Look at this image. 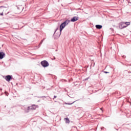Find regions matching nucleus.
<instances>
[{
	"label": "nucleus",
	"mask_w": 131,
	"mask_h": 131,
	"mask_svg": "<svg viewBox=\"0 0 131 131\" xmlns=\"http://www.w3.org/2000/svg\"><path fill=\"white\" fill-rule=\"evenodd\" d=\"M66 26L68 25L69 23H70V20L68 19H66L64 22L62 23Z\"/></svg>",
	"instance_id": "7"
},
{
	"label": "nucleus",
	"mask_w": 131,
	"mask_h": 131,
	"mask_svg": "<svg viewBox=\"0 0 131 131\" xmlns=\"http://www.w3.org/2000/svg\"><path fill=\"white\" fill-rule=\"evenodd\" d=\"M89 78H86L84 79V80H85V81H86V80H88L89 79Z\"/></svg>",
	"instance_id": "21"
},
{
	"label": "nucleus",
	"mask_w": 131,
	"mask_h": 131,
	"mask_svg": "<svg viewBox=\"0 0 131 131\" xmlns=\"http://www.w3.org/2000/svg\"><path fill=\"white\" fill-rule=\"evenodd\" d=\"M66 25L63 24V23H61L59 26V31L60 33L59 35L57 36L58 37H60V36L61 35V33H62V30H63V29L65 28Z\"/></svg>",
	"instance_id": "2"
},
{
	"label": "nucleus",
	"mask_w": 131,
	"mask_h": 131,
	"mask_svg": "<svg viewBox=\"0 0 131 131\" xmlns=\"http://www.w3.org/2000/svg\"><path fill=\"white\" fill-rule=\"evenodd\" d=\"M125 56L124 55H123L122 56V58H124Z\"/></svg>",
	"instance_id": "26"
},
{
	"label": "nucleus",
	"mask_w": 131,
	"mask_h": 131,
	"mask_svg": "<svg viewBox=\"0 0 131 131\" xmlns=\"http://www.w3.org/2000/svg\"><path fill=\"white\" fill-rule=\"evenodd\" d=\"M5 79L6 80V81L10 82V81L13 79V76L10 75H7L5 76Z\"/></svg>",
	"instance_id": "3"
},
{
	"label": "nucleus",
	"mask_w": 131,
	"mask_h": 131,
	"mask_svg": "<svg viewBox=\"0 0 131 131\" xmlns=\"http://www.w3.org/2000/svg\"><path fill=\"white\" fill-rule=\"evenodd\" d=\"M100 110H102V111H103V110H102V108H100Z\"/></svg>",
	"instance_id": "28"
},
{
	"label": "nucleus",
	"mask_w": 131,
	"mask_h": 131,
	"mask_svg": "<svg viewBox=\"0 0 131 131\" xmlns=\"http://www.w3.org/2000/svg\"><path fill=\"white\" fill-rule=\"evenodd\" d=\"M64 119L66 120V123H69V122H70V120H69V118H64Z\"/></svg>",
	"instance_id": "12"
},
{
	"label": "nucleus",
	"mask_w": 131,
	"mask_h": 131,
	"mask_svg": "<svg viewBox=\"0 0 131 131\" xmlns=\"http://www.w3.org/2000/svg\"><path fill=\"white\" fill-rule=\"evenodd\" d=\"M0 16H4V12L0 13Z\"/></svg>",
	"instance_id": "18"
},
{
	"label": "nucleus",
	"mask_w": 131,
	"mask_h": 131,
	"mask_svg": "<svg viewBox=\"0 0 131 131\" xmlns=\"http://www.w3.org/2000/svg\"><path fill=\"white\" fill-rule=\"evenodd\" d=\"M43 41V40H41V42L39 43V46H40V45H41V43H42Z\"/></svg>",
	"instance_id": "17"
},
{
	"label": "nucleus",
	"mask_w": 131,
	"mask_h": 131,
	"mask_svg": "<svg viewBox=\"0 0 131 131\" xmlns=\"http://www.w3.org/2000/svg\"><path fill=\"white\" fill-rule=\"evenodd\" d=\"M103 72L104 73H105V74H107V73H109V72L107 71H104Z\"/></svg>",
	"instance_id": "19"
},
{
	"label": "nucleus",
	"mask_w": 131,
	"mask_h": 131,
	"mask_svg": "<svg viewBox=\"0 0 131 131\" xmlns=\"http://www.w3.org/2000/svg\"><path fill=\"white\" fill-rule=\"evenodd\" d=\"M6 107H7V106H6V105H5V108H6Z\"/></svg>",
	"instance_id": "29"
},
{
	"label": "nucleus",
	"mask_w": 131,
	"mask_h": 131,
	"mask_svg": "<svg viewBox=\"0 0 131 131\" xmlns=\"http://www.w3.org/2000/svg\"><path fill=\"white\" fill-rule=\"evenodd\" d=\"M29 110H31L30 106H28L27 108H25V111L26 113H28V112H29Z\"/></svg>",
	"instance_id": "10"
},
{
	"label": "nucleus",
	"mask_w": 131,
	"mask_h": 131,
	"mask_svg": "<svg viewBox=\"0 0 131 131\" xmlns=\"http://www.w3.org/2000/svg\"><path fill=\"white\" fill-rule=\"evenodd\" d=\"M58 29H59L58 28H57L56 29V30H55V32H54V34H53V36H55V34L56 32H57V30H58Z\"/></svg>",
	"instance_id": "15"
},
{
	"label": "nucleus",
	"mask_w": 131,
	"mask_h": 131,
	"mask_svg": "<svg viewBox=\"0 0 131 131\" xmlns=\"http://www.w3.org/2000/svg\"><path fill=\"white\" fill-rule=\"evenodd\" d=\"M6 57V53L3 51L0 52V60H3Z\"/></svg>",
	"instance_id": "5"
},
{
	"label": "nucleus",
	"mask_w": 131,
	"mask_h": 131,
	"mask_svg": "<svg viewBox=\"0 0 131 131\" xmlns=\"http://www.w3.org/2000/svg\"><path fill=\"white\" fill-rule=\"evenodd\" d=\"M57 51H58L57 50H56L55 51L57 52Z\"/></svg>",
	"instance_id": "30"
},
{
	"label": "nucleus",
	"mask_w": 131,
	"mask_h": 131,
	"mask_svg": "<svg viewBox=\"0 0 131 131\" xmlns=\"http://www.w3.org/2000/svg\"><path fill=\"white\" fill-rule=\"evenodd\" d=\"M95 64H96V63L94 62L93 64V67H95Z\"/></svg>",
	"instance_id": "24"
},
{
	"label": "nucleus",
	"mask_w": 131,
	"mask_h": 131,
	"mask_svg": "<svg viewBox=\"0 0 131 131\" xmlns=\"http://www.w3.org/2000/svg\"><path fill=\"white\" fill-rule=\"evenodd\" d=\"M48 98L49 99H51V97H50V96H48Z\"/></svg>",
	"instance_id": "25"
},
{
	"label": "nucleus",
	"mask_w": 131,
	"mask_h": 131,
	"mask_svg": "<svg viewBox=\"0 0 131 131\" xmlns=\"http://www.w3.org/2000/svg\"><path fill=\"white\" fill-rule=\"evenodd\" d=\"M56 37H55V38H58L59 37H58V35H60V32L58 33H56Z\"/></svg>",
	"instance_id": "14"
},
{
	"label": "nucleus",
	"mask_w": 131,
	"mask_h": 131,
	"mask_svg": "<svg viewBox=\"0 0 131 131\" xmlns=\"http://www.w3.org/2000/svg\"><path fill=\"white\" fill-rule=\"evenodd\" d=\"M56 98H57V96L54 95V97H53V100H54V99H56Z\"/></svg>",
	"instance_id": "20"
},
{
	"label": "nucleus",
	"mask_w": 131,
	"mask_h": 131,
	"mask_svg": "<svg viewBox=\"0 0 131 131\" xmlns=\"http://www.w3.org/2000/svg\"><path fill=\"white\" fill-rule=\"evenodd\" d=\"M124 23V25H125V26H128L129 25H130V22L129 21H128V22H125V23Z\"/></svg>",
	"instance_id": "11"
},
{
	"label": "nucleus",
	"mask_w": 131,
	"mask_h": 131,
	"mask_svg": "<svg viewBox=\"0 0 131 131\" xmlns=\"http://www.w3.org/2000/svg\"><path fill=\"white\" fill-rule=\"evenodd\" d=\"M96 29H102L103 26L101 25H96L95 26Z\"/></svg>",
	"instance_id": "8"
},
{
	"label": "nucleus",
	"mask_w": 131,
	"mask_h": 131,
	"mask_svg": "<svg viewBox=\"0 0 131 131\" xmlns=\"http://www.w3.org/2000/svg\"><path fill=\"white\" fill-rule=\"evenodd\" d=\"M38 98H42L43 99H46L47 97L46 96H39Z\"/></svg>",
	"instance_id": "16"
},
{
	"label": "nucleus",
	"mask_w": 131,
	"mask_h": 131,
	"mask_svg": "<svg viewBox=\"0 0 131 131\" xmlns=\"http://www.w3.org/2000/svg\"><path fill=\"white\" fill-rule=\"evenodd\" d=\"M37 102H40V100H38Z\"/></svg>",
	"instance_id": "27"
},
{
	"label": "nucleus",
	"mask_w": 131,
	"mask_h": 131,
	"mask_svg": "<svg viewBox=\"0 0 131 131\" xmlns=\"http://www.w3.org/2000/svg\"><path fill=\"white\" fill-rule=\"evenodd\" d=\"M110 29L111 30H112V31H113V30H114V29L112 28H111Z\"/></svg>",
	"instance_id": "22"
},
{
	"label": "nucleus",
	"mask_w": 131,
	"mask_h": 131,
	"mask_svg": "<svg viewBox=\"0 0 131 131\" xmlns=\"http://www.w3.org/2000/svg\"><path fill=\"white\" fill-rule=\"evenodd\" d=\"M52 60H56V57H54V58H53Z\"/></svg>",
	"instance_id": "23"
},
{
	"label": "nucleus",
	"mask_w": 131,
	"mask_h": 131,
	"mask_svg": "<svg viewBox=\"0 0 131 131\" xmlns=\"http://www.w3.org/2000/svg\"><path fill=\"white\" fill-rule=\"evenodd\" d=\"M40 64H41V66H42V67H43V68L49 67V66L50 65V64L49 63V62H48V61H47V60H43V61H41Z\"/></svg>",
	"instance_id": "1"
},
{
	"label": "nucleus",
	"mask_w": 131,
	"mask_h": 131,
	"mask_svg": "<svg viewBox=\"0 0 131 131\" xmlns=\"http://www.w3.org/2000/svg\"><path fill=\"white\" fill-rule=\"evenodd\" d=\"M31 110H35L36 109V105L33 104L31 106H30Z\"/></svg>",
	"instance_id": "9"
},
{
	"label": "nucleus",
	"mask_w": 131,
	"mask_h": 131,
	"mask_svg": "<svg viewBox=\"0 0 131 131\" xmlns=\"http://www.w3.org/2000/svg\"><path fill=\"white\" fill-rule=\"evenodd\" d=\"M128 73H130V72H129Z\"/></svg>",
	"instance_id": "31"
},
{
	"label": "nucleus",
	"mask_w": 131,
	"mask_h": 131,
	"mask_svg": "<svg viewBox=\"0 0 131 131\" xmlns=\"http://www.w3.org/2000/svg\"><path fill=\"white\" fill-rule=\"evenodd\" d=\"M76 101L72 102V103H65L66 105H72V104H74L75 103Z\"/></svg>",
	"instance_id": "13"
},
{
	"label": "nucleus",
	"mask_w": 131,
	"mask_h": 131,
	"mask_svg": "<svg viewBox=\"0 0 131 131\" xmlns=\"http://www.w3.org/2000/svg\"><path fill=\"white\" fill-rule=\"evenodd\" d=\"M126 27H127V26H125L123 22H121L119 24V28L120 29H123V28H126Z\"/></svg>",
	"instance_id": "4"
},
{
	"label": "nucleus",
	"mask_w": 131,
	"mask_h": 131,
	"mask_svg": "<svg viewBox=\"0 0 131 131\" xmlns=\"http://www.w3.org/2000/svg\"><path fill=\"white\" fill-rule=\"evenodd\" d=\"M79 18L77 16H74L73 18L71 19V22H76L77 20H78Z\"/></svg>",
	"instance_id": "6"
}]
</instances>
